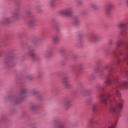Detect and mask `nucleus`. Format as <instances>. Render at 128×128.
Masks as SVG:
<instances>
[{
  "label": "nucleus",
  "mask_w": 128,
  "mask_h": 128,
  "mask_svg": "<svg viewBox=\"0 0 128 128\" xmlns=\"http://www.w3.org/2000/svg\"><path fill=\"white\" fill-rule=\"evenodd\" d=\"M114 8V4H108L106 8V12L107 16H110L111 14L112 10Z\"/></svg>",
  "instance_id": "obj_4"
},
{
  "label": "nucleus",
  "mask_w": 128,
  "mask_h": 128,
  "mask_svg": "<svg viewBox=\"0 0 128 128\" xmlns=\"http://www.w3.org/2000/svg\"><path fill=\"white\" fill-rule=\"evenodd\" d=\"M4 22H6L8 24V22H10V18H6L4 19Z\"/></svg>",
  "instance_id": "obj_13"
},
{
  "label": "nucleus",
  "mask_w": 128,
  "mask_h": 128,
  "mask_svg": "<svg viewBox=\"0 0 128 128\" xmlns=\"http://www.w3.org/2000/svg\"><path fill=\"white\" fill-rule=\"evenodd\" d=\"M120 62H122V60H118L117 61L118 64H120Z\"/></svg>",
  "instance_id": "obj_25"
},
{
  "label": "nucleus",
  "mask_w": 128,
  "mask_h": 128,
  "mask_svg": "<svg viewBox=\"0 0 128 128\" xmlns=\"http://www.w3.org/2000/svg\"><path fill=\"white\" fill-rule=\"evenodd\" d=\"M116 122L112 125L111 126H110L108 128H116Z\"/></svg>",
  "instance_id": "obj_20"
},
{
  "label": "nucleus",
  "mask_w": 128,
  "mask_h": 128,
  "mask_svg": "<svg viewBox=\"0 0 128 128\" xmlns=\"http://www.w3.org/2000/svg\"><path fill=\"white\" fill-rule=\"evenodd\" d=\"M20 16V13L18 12H15L12 14V18H18Z\"/></svg>",
  "instance_id": "obj_9"
},
{
  "label": "nucleus",
  "mask_w": 128,
  "mask_h": 128,
  "mask_svg": "<svg viewBox=\"0 0 128 128\" xmlns=\"http://www.w3.org/2000/svg\"><path fill=\"white\" fill-rule=\"evenodd\" d=\"M122 102H124V101L122 98L119 99V102H116L110 108V110L115 114L117 118L120 116V111L118 108V106L120 108H122L123 105Z\"/></svg>",
  "instance_id": "obj_2"
},
{
  "label": "nucleus",
  "mask_w": 128,
  "mask_h": 128,
  "mask_svg": "<svg viewBox=\"0 0 128 128\" xmlns=\"http://www.w3.org/2000/svg\"><path fill=\"white\" fill-rule=\"evenodd\" d=\"M78 22H80L78 21V20H76L74 21L75 24H78Z\"/></svg>",
  "instance_id": "obj_24"
},
{
  "label": "nucleus",
  "mask_w": 128,
  "mask_h": 128,
  "mask_svg": "<svg viewBox=\"0 0 128 128\" xmlns=\"http://www.w3.org/2000/svg\"><path fill=\"white\" fill-rule=\"evenodd\" d=\"M92 121H90V124H92Z\"/></svg>",
  "instance_id": "obj_30"
},
{
  "label": "nucleus",
  "mask_w": 128,
  "mask_h": 128,
  "mask_svg": "<svg viewBox=\"0 0 128 128\" xmlns=\"http://www.w3.org/2000/svg\"><path fill=\"white\" fill-rule=\"evenodd\" d=\"M25 92H26V90L23 89V90H22L21 93L22 94H24Z\"/></svg>",
  "instance_id": "obj_23"
},
{
  "label": "nucleus",
  "mask_w": 128,
  "mask_h": 128,
  "mask_svg": "<svg viewBox=\"0 0 128 128\" xmlns=\"http://www.w3.org/2000/svg\"><path fill=\"white\" fill-rule=\"evenodd\" d=\"M118 26L120 28H124V26H126V24L121 23V24H118Z\"/></svg>",
  "instance_id": "obj_16"
},
{
  "label": "nucleus",
  "mask_w": 128,
  "mask_h": 128,
  "mask_svg": "<svg viewBox=\"0 0 128 128\" xmlns=\"http://www.w3.org/2000/svg\"><path fill=\"white\" fill-rule=\"evenodd\" d=\"M114 92H116V96H118V98H120L121 95H120V92H118V90H115Z\"/></svg>",
  "instance_id": "obj_17"
},
{
  "label": "nucleus",
  "mask_w": 128,
  "mask_h": 128,
  "mask_svg": "<svg viewBox=\"0 0 128 128\" xmlns=\"http://www.w3.org/2000/svg\"><path fill=\"white\" fill-rule=\"evenodd\" d=\"M112 41H110V42H109V44H112Z\"/></svg>",
  "instance_id": "obj_28"
},
{
  "label": "nucleus",
  "mask_w": 128,
  "mask_h": 128,
  "mask_svg": "<svg viewBox=\"0 0 128 128\" xmlns=\"http://www.w3.org/2000/svg\"><path fill=\"white\" fill-rule=\"evenodd\" d=\"M29 23L30 24H34V20H30L29 22Z\"/></svg>",
  "instance_id": "obj_22"
},
{
  "label": "nucleus",
  "mask_w": 128,
  "mask_h": 128,
  "mask_svg": "<svg viewBox=\"0 0 128 128\" xmlns=\"http://www.w3.org/2000/svg\"><path fill=\"white\" fill-rule=\"evenodd\" d=\"M124 44V42L122 41H119L116 43V47L115 48V50H114V52H116V50H118V48L120 46H122Z\"/></svg>",
  "instance_id": "obj_8"
},
{
  "label": "nucleus",
  "mask_w": 128,
  "mask_h": 128,
  "mask_svg": "<svg viewBox=\"0 0 128 128\" xmlns=\"http://www.w3.org/2000/svg\"><path fill=\"white\" fill-rule=\"evenodd\" d=\"M30 14V12H28V13L27 14Z\"/></svg>",
  "instance_id": "obj_29"
},
{
  "label": "nucleus",
  "mask_w": 128,
  "mask_h": 128,
  "mask_svg": "<svg viewBox=\"0 0 128 128\" xmlns=\"http://www.w3.org/2000/svg\"><path fill=\"white\" fill-rule=\"evenodd\" d=\"M30 108L32 110H34L36 109V104H32L30 106Z\"/></svg>",
  "instance_id": "obj_19"
},
{
  "label": "nucleus",
  "mask_w": 128,
  "mask_h": 128,
  "mask_svg": "<svg viewBox=\"0 0 128 128\" xmlns=\"http://www.w3.org/2000/svg\"><path fill=\"white\" fill-rule=\"evenodd\" d=\"M52 40L54 44L58 42V36H54L52 38Z\"/></svg>",
  "instance_id": "obj_12"
},
{
  "label": "nucleus",
  "mask_w": 128,
  "mask_h": 128,
  "mask_svg": "<svg viewBox=\"0 0 128 128\" xmlns=\"http://www.w3.org/2000/svg\"><path fill=\"white\" fill-rule=\"evenodd\" d=\"M19 100H22V99H19Z\"/></svg>",
  "instance_id": "obj_31"
},
{
  "label": "nucleus",
  "mask_w": 128,
  "mask_h": 128,
  "mask_svg": "<svg viewBox=\"0 0 128 128\" xmlns=\"http://www.w3.org/2000/svg\"><path fill=\"white\" fill-rule=\"evenodd\" d=\"M72 8H69L68 9H66V10L63 11L62 12V14H64V16H70V14H72Z\"/></svg>",
  "instance_id": "obj_7"
},
{
  "label": "nucleus",
  "mask_w": 128,
  "mask_h": 128,
  "mask_svg": "<svg viewBox=\"0 0 128 128\" xmlns=\"http://www.w3.org/2000/svg\"><path fill=\"white\" fill-rule=\"evenodd\" d=\"M126 34H128V32L126 29H123L120 31V34L121 36H126Z\"/></svg>",
  "instance_id": "obj_10"
},
{
  "label": "nucleus",
  "mask_w": 128,
  "mask_h": 128,
  "mask_svg": "<svg viewBox=\"0 0 128 128\" xmlns=\"http://www.w3.org/2000/svg\"><path fill=\"white\" fill-rule=\"evenodd\" d=\"M64 86H65V88H70V84L69 82H66V83H64Z\"/></svg>",
  "instance_id": "obj_15"
},
{
  "label": "nucleus",
  "mask_w": 128,
  "mask_h": 128,
  "mask_svg": "<svg viewBox=\"0 0 128 128\" xmlns=\"http://www.w3.org/2000/svg\"><path fill=\"white\" fill-rule=\"evenodd\" d=\"M56 128H64V125L63 124H60Z\"/></svg>",
  "instance_id": "obj_21"
},
{
  "label": "nucleus",
  "mask_w": 128,
  "mask_h": 128,
  "mask_svg": "<svg viewBox=\"0 0 128 128\" xmlns=\"http://www.w3.org/2000/svg\"><path fill=\"white\" fill-rule=\"evenodd\" d=\"M120 78L118 76H112V79L108 78L105 82L106 84H114V82L117 88H128V82L124 81V82H119Z\"/></svg>",
  "instance_id": "obj_1"
},
{
  "label": "nucleus",
  "mask_w": 128,
  "mask_h": 128,
  "mask_svg": "<svg viewBox=\"0 0 128 128\" xmlns=\"http://www.w3.org/2000/svg\"><path fill=\"white\" fill-rule=\"evenodd\" d=\"M118 54H120V56H122V52L120 51V52H118Z\"/></svg>",
  "instance_id": "obj_26"
},
{
  "label": "nucleus",
  "mask_w": 128,
  "mask_h": 128,
  "mask_svg": "<svg viewBox=\"0 0 128 128\" xmlns=\"http://www.w3.org/2000/svg\"><path fill=\"white\" fill-rule=\"evenodd\" d=\"M92 110L94 112H98V105L94 104L92 106Z\"/></svg>",
  "instance_id": "obj_11"
},
{
  "label": "nucleus",
  "mask_w": 128,
  "mask_h": 128,
  "mask_svg": "<svg viewBox=\"0 0 128 128\" xmlns=\"http://www.w3.org/2000/svg\"><path fill=\"white\" fill-rule=\"evenodd\" d=\"M30 56L32 58H34L36 56V54H34V52L33 51H31L30 54H29Z\"/></svg>",
  "instance_id": "obj_18"
},
{
  "label": "nucleus",
  "mask_w": 128,
  "mask_h": 128,
  "mask_svg": "<svg viewBox=\"0 0 128 128\" xmlns=\"http://www.w3.org/2000/svg\"><path fill=\"white\" fill-rule=\"evenodd\" d=\"M16 104H18V100H15Z\"/></svg>",
  "instance_id": "obj_27"
},
{
  "label": "nucleus",
  "mask_w": 128,
  "mask_h": 128,
  "mask_svg": "<svg viewBox=\"0 0 128 128\" xmlns=\"http://www.w3.org/2000/svg\"><path fill=\"white\" fill-rule=\"evenodd\" d=\"M114 98V96L113 95L112 96L110 94H106L104 93H102L100 95L99 100L102 104H108V98Z\"/></svg>",
  "instance_id": "obj_3"
},
{
  "label": "nucleus",
  "mask_w": 128,
  "mask_h": 128,
  "mask_svg": "<svg viewBox=\"0 0 128 128\" xmlns=\"http://www.w3.org/2000/svg\"><path fill=\"white\" fill-rule=\"evenodd\" d=\"M90 40L91 42H98V40H100V36L98 35H93L90 38Z\"/></svg>",
  "instance_id": "obj_6"
},
{
  "label": "nucleus",
  "mask_w": 128,
  "mask_h": 128,
  "mask_svg": "<svg viewBox=\"0 0 128 128\" xmlns=\"http://www.w3.org/2000/svg\"><path fill=\"white\" fill-rule=\"evenodd\" d=\"M68 82V77H64L63 80V84Z\"/></svg>",
  "instance_id": "obj_14"
},
{
  "label": "nucleus",
  "mask_w": 128,
  "mask_h": 128,
  "mask_svg": "<svg viewBox=\"0 0 128 128\" xmlns=\"http://www.w3.org/2000/svg\"><path fill=\"white\" fill-rule=\"evenodd\" d=\"M64 104L65 106V109L68 110V108H70V106H72V101L70 100H66L64 102Z\"/></svg>",
  "instance_id": "obj_5"
}]
</instances>
